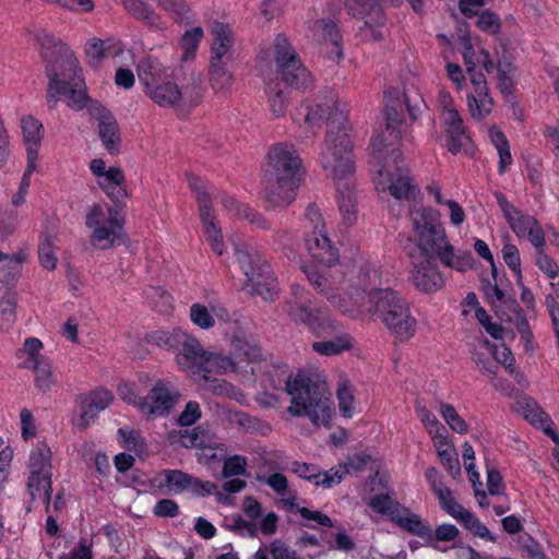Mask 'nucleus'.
Masks as SVG:
<instances>
[{
	"label": "nucleus",
	"instance_id": "23",
	"mask_svg": "<svg viewBox=\"0 0 559 559\" xmlns=\"http://www.w3.org/2000/svg\"><path fill=\"white\" fill-rule=\"evenodd\" d=\"M338 210L347 226H352L358 218V204L354 192V178L335 181Z\"/></svg>",
	"mask_w": 559,
	"mask_h": 559
},
{
	"label": "nucleus",
	"instance_id": "5",
	"mask_svg": "<svg viewBox=\"0 0 559 559\" xmlns=\"http://www.w3.org/2000/svg\"><path fill=\"white\" fill-rule=\"evenodd\" d=\"M414 237L425 259L415 266V280H433L437 270L428 260L440 257L443 250L450 249L444 227L440 222V213L432 207H414L411 210Z\"/></svg>",
	"mask_w": 559,
	"mask_h": 559
},
{
	"label": "nucleus",
	"instance_id": "55",
	"mask_svg": "<svg viewBox=\"0 0 559 559\" xmlns=\"http://www.w3.org/2000/svg\"><path fill=\"white\" fill-rule=\"evenodd\" d=\"M159 9L173 16L177 22L190 20V8L186 0H154Z\"/></svg>",
	"mask_w": 559,
	"mask_h": 559
},
{
	"label": "nucleus",
	"instance_id": "31",
	"mask_svg": "<svg viewBox=\"0 0 559 559\" xmlns=\"http://www.w3.org/2000/svg\"><path fill=\"white\" fill-rule=\"evenodd\" d=\"M443 121L445 124L447 147L451 153L456 154L469 142V136L463 127V120L457 110L449 111Z\"/></svg>",
	"mask_w": 559,
	"mask_h": 559
},
{
	"label": "nucleus",
	"instance_id": "1",
	"mask_svg": "<svg viewBox=\"0 0 559 559\" xmlns=\"http://www.w3.org/2000/svg\"><path fill=\"white\" fill-rule=\"evenodd\" d=\"M313 289L325 296L332 306L344 314L355 318L359 314H377L394 337L408 342L416 333L417 320L412 314L408 302L391 288L366 290L361 282H309Z\"/></svg>",
	"mask_w": 559,
	"mask_h": 559
},
{
	"label": "nucleus",
	"instance_id": "24",
	"mask_svg": "<svg viewBox=\"0 0 559 559\" xmlns=\"http://www.w3.org/2000/svg\"><path fill=\"white\" fill-rule=\"evenodd\" d=\"M362 24L358 27L359 35L365 40L380 41L384 38V34L378 26L384 24V15L381 7L377 2H369L361 7Z\"/></svg>",
	"mask_w": 559,
	"mask_h": 559
},
{
	"label": "nucleus",
	"instance_id": "32",
	"mask_svg": "<svg viewBox=\"0 0 559 559\" xmlns=\"http://www.w3.org/2000/svg\"><path fill=\"white\" fill-rule=\"evenodd\" d=\"M394 523L412 535L424 539L428 545L433 543L431 526L424 522L419 515L411 512L408 508L404 507L400 515L394 519Z\"/></svg>",
	"mask_w": 559,
	"mask_h": 559
},
{
	"label": "nucleus",
	"instance_id": "6",
	"mask_svg": "<svg viewBox=\"0 0 559 559\" xmlns=\"http://www.w3.org/2000/svg\"><path fill=\"white\" fill-rule=\"evenodd\" d=\"M282 310L292 323L307 328L317 337L337 331L330 311L299 282L292 284L290 295L285 299Z\"/></svg>",
	"mask_w": 559,
	"mask_h": 559
},
{
	"label": "nucleus",
	"instance_id": "35",
	"mask_svg": "<svg viewBox=\"0 0 559 559\" xmlns=\"http://www.w3.org/2000/svg\"><path fill=\"white\" fill-rule=\"evenodd\" d=\"M213 374H218L214 353L205 350V355H203L197 370L193 371V376L199 377L205 384H209L214 393L223 394L228 383L225 380L213 377Z\"/></svg>",
	"mask_w": 559,
	"mask_h": 559
},
{
	"label": "nucleus",
	"instance_id": "3",
	"mask_svg": "<svg viewBox=\"0 0 559 559\" xmlns=\"http://www.w3.org/2000/svg\"><path fill=\"white\" fill-rule=\"evenodd\" d=\"M35 39L40 46V56L48 78L47 102L55 107L56 92H63L69 84H73V81L78 82L82 78V70L74 52L60 38L46 31H38Z\"/></svg>",
	"mask_w": 559,
	"mask_h": 559
},
{
	"label": "nucleus",
	"instance_id": "47",
	"mask_svg": "<svg viewBox=\"0 0 559 559\" xmlns=\"http://www.w3.org/2000/svg\"><path fill=\"white\" fill-rule=\"evenodd\" d=\"M59 96H66L68 105L75 110H80L85 107L88 102V97L83 78L79 79L78 82L73 81V84H69L68 88H64L63 92H56V103L58 102Z\"/></svg>",
	"mask_w": 559,
	"mask_h": 559
},
{
	"label": "nucleus",
	"instance_id": "46",
	"mask_svg": "<svg viewBox=\"0 0 559 559\" xmlns=\"http://www.w3.org/2000/svg\"><path fill=\"white\" fill-rule=\"evenodd\" d=\"M265 92L269 97L271 112L276 118L283 117L288 106L287 87L282 86L281 83H270Z\"/></svg>",
	"mask_w": 559,
	"mask_h": 559
},
{
	"label": "nucleus",
	"instance_id": "51",
	"mask_svg": "<svg viewBox=\"0 0 559 559\" xmlns=\"http://www.w3.org/2000/svg\"><path fill=\"white\" fill-rule=\"evenodd\" d=\"M352 347V337L348 334L340 335L333 340L314 342L312 349L323 356H333L348 350Z\"/></svg>",
	"mask_w": 559,
	"mask_h": 559
},
{
	"label": "nucleus",
	"instance_id": "21",
	"mask_svg": "<svg viewBox=\"0 0 559 559\" xmlns=\"http://www.w3.org/2000/svg\"><path fill=\"white\" fill-rule=\"evenodd\" d=\"M264 199L272 210L286 209L296 199L299 180L263 178Z\"/></svg>",
	"mask_w": 559,
	"mask_h": 559
},
{
	"label": "nucleus",
	"instance_id": "48",
	"mask_svg": "<svg viewBox=\"0 0 559 559\" xmlns=\"http://www.w3.org/2000/svg\"><path fill=\"white\" fill-rule=\"evenodd\" d=\"M234 81L233 73L225 67L223 60L211 59L210 82L216 92H224L230 87Z\"/></svg>",
	"mask_w": 559,
	"mask_h": 559
},
{
	"label": "nucleus",
	"instance_id": "45",
	"mask_svg": "<svg viewBox=\"0 0 559 559\" xmlns=\"http://www.w3.org/2000/svg\"><path fill=\"white\" fill-rule=\"evenodd\" d=\"M490 141L499 154V174L506 173L507 168L512 164V155L510 144L506 134L497 127L489 129Z\"/></svg>",
	"mask_w": 559,
	"mask_h": 559
},
{
	"label": "nucleus",
	"instance_id": "53",
	"mask_svg": "<svg viewBox=\"0 0 559 559\" xmlns=\"http://www.w3.org/2000/svg\"><path fill=\"white\" fill-rule=\"evenodd\" d=\"M29 369H32L35 374L34 384L36 389L43 393L50 391L56 383V379L51 371L49 358L31 366Z\"/></svg>",
	"mask_w": 559,
	"mask_h": 559
},
{
	"label": "nucleus",
	"instance_id": "59",
	"mask_svg": "<svg viewBox=\"0 0 559 559\" xmlns=\"http://www.w3.org/2000/svg\"><path fill=\"white\" fill-rule=\"evenodd\" d=\"M76 400L80 406L78 426L80 429H86L92 423H94L103 409H98L97 406L87 401V396L84 393L79 394Z\"/></svg>",
	"mask_w": 559,
	"mask_h": 559
},
{
	"label": "nucleus",
	"instance_id": "52",
	"mask_svg": "<svg viewBox=\"0 0 559 559\" xmlns=\"http://www.w3.org/2000/svg\"><path fill=\"white\" fill-rule=\"evenodd\" d=\"M440 261L459 272H466L474 266L475 260L469 251L461 254H454L453 246L450 245V249L443 250V253L439 257Z\"/></svg>",
	"mask_w": 559,
	"mask_h": 559
},
{
	"label": "nucleus",
	"instance_id": "15",
	"mask_svg": "<svg viewBox=\"0 0 559 559\" xmlns=\"http://www.w3.org/2000/svg\"><path fill=\"white\" fill-rule=\"evenodd\" d=\"M160 107L173 108L180 105L193 106L201 98V80L191 75L190 82L179 87L173 82L158 83L146 93Z\"/></svg>",
	"mask_w": 559,
	"mask_h": 559
},
{
	"label": "nucleus",
	"instance_id": "25",
	"mask_svg": "<svg viewBox=\"0 0 559 559\" xmlns=\"http://www.w3.org/2000/svg\"><path fill=\"white\" fill-rule=\"evenodd\" d=\"M222 204L224 209L234 217L243 219L258 229H272V223L263 214L254 211L246 204L238 202L234 197L224 195L222 198Z\"/></svg>",
	"mask_w": 559,
	"mask_h": 559
},
{
	"label": "nucleus",
	"instance_id": "2",
	"mask_svg": "<svg viewBox=\"0 0 559 559\" xmlns=\"http://www.w3.org/2000/svg\"><path fill=\"white\" fill-rule=\"evenodd\" d=\"M270 385L292 396L288 413L295 417H308L316 426L330 427L334 414L333 402L324 383L313 381L298 372L295 377L286 365L269 372Z\"/></svg>",
	"mask_w": 559,
	"mask_h": 559
},
{
	"label": "nucleus",
	"instance_id": "61",
	"mask_svg": "<svg viewBox=\"0 0 559 559\" xmlns=\"http://www.w3.org/2000/svg\"><path fill=\"white\" fill-rule=\"evenodd\" d=\"M477 14V21H476V25L485 33H488V34H491V35H496L500 32L501 29V21H500V17L489 11V10H484V11H480L479 13H475L474 15Z\"/></svg>",
	"mask_w": 559,
	"mask_h": 559
},
{
	"label": "nucleus",
	"instance_id": "4",
	"mask_svg": "<svg viewBox=\"0 0 559 559\" xmlns=\"http://www.w3.org/2000/svg\"><path fill=\"white\" fill-rule=\"evenodd\" d=\"M102 189L112 201L114 206L105 212L99 204L93 205L86 215V226L92 230V243L100 250H106L123 239L126 218L122 211L130 194L124 183L105 186Z\"/></svg>",
	"mask_w": 559,
	"mask_h": 559
},
{
	"label": "nucleus",
	"instance_id": "14",
	"mask_svg": "<svg viewBox=\"0 0 559 559\" xmlns=\"http://www.w3.org/2000/svg\"><path fill=\"white\" fill-rule=\"evenodd\" d=\"M495 197L511 230L519 238H527L535 248L545 247V234L538 221L515 207L501 192Z\"/></svg>",
	"mask_w": 559,
	"mask_h": 559
},
{
	"label": "nucleus",
	"instance_id": "39",
	"mask_svg": "<svg viewBox=\"0 0 559 559\" xmlns=\"http://www.w3.org/2000/svg\"><path fill=\"white\" fill-rule=\"evenodd\" d=\"M138 76L148 93L150 88L157 85L163 79L164 69L158 60L145 57L138 64Z\"/></svg>",
	"mask_w": 559,
	"mask_h": 559
},
{
	"label": "nucleus",
	"instance_id": "26",
	"mask_svg": "<svg viewBox=\"0 0 559 559\" xmlns=\"http://www.w3.org/2000/svg\"><path fill=\"white\" fill-rule=\"evenodd\" d=\"M290 472L298 477L323 488H332L334 485L342 483V476H332L331 471H321L316 464L294 461L290 463Z\"/></svg>",
	"mask_w": 559,
	"mask_h": 559
},
{
	"label": "nucleus",
	"instance_id": "29",
	"mask_svg": "<svg viewBox=\"0 0 559 559\" xmlns=\"http://www.w3.org/2000/svg\"><path fill=\"white\" fill-rule=\"evenodd\" d=\"M205 349L194 336L187 334V340L180 345L176 353V362L179 368L193 376L199 362L201 361Z\"/></svg>",
	"mask_w": 559,
	"mask_h": 559
},
{
	"label": "nucleus",
	"instance_id": "36",
	"mask_svg": "<svg viewBox=\"0 0 559 559\" xmlns=\"http://www.w3.org/2000/svg\"><path fill=\"white\" fill-rule=\"evenodd\" d=\"M211 34L213 35L212 58L223 60L228 55L234 45V35L228 24L214 21L211 24Z\"/></svg>",
	"mask_w": 559,
	"mask_h": 559
},
{
	"label": "nucleus",
	"instance_id": "54",
	"mask_svg": "<svg viewBox=\"0 0 559 559\" xmlns=\"http://www.w3.org/2000/svg\"><path fill=\"white\" fill-rule=\"evenodd\" d=\"M145 294L157 312L168 313L173 309L174 298L163 286H150Z\"/></svg>",
	"mask_w": 559,
	"mask_h": 559
},
{
	"label": "nucleus",
	"instance_id": "30",
	"mask_svg": "<svg viewBox=\"0 0 559 559\" xmlns=\"http://www.w3.org/2000/svg\"><path fill=\"white\" fill-rule=\"evenodd\" d=\"M187 332L179 328L171 330L158 329L147 332L144 336V342L162 350L177 353L180 345L187 340Z\"/></svg>",
	"mask_w": 559,
	"mask_h": 559
},
{
	"label": "nucleus",
	"instance_id": "22",
	"mask_svg": "<svg viewBox=\"0 0 559 559\" xmlns=\"http://www.w3.org/2000/svg\"><path fill=\"white\" fill-rule=\"evenodd\" d=\"M235 254L239 267L247 280H259L272 275L269 262L253 248L246 246L236 248Z\"/></svg>",
	"mask_w": 559,
	"mask_h": 559
},
{
	"label": "nucleus",
	"instance_id": "62",
	"mask_svg": "<svg viewBox=\"0 0 559 559\" xmlns=\"http://www.w3.org/2000/svg\"><path fill=\"white\" fill-rule=\"evenodd\" d=\"M511 69L512 64L508 61L499 60L497 63L498 88L506 96H510L514 92V83L510 75Z\"/></svg>",
	"mask_w": 559,
	"mask_h": 559
},
{
	"label": "nucleus",
	"instance_id": "50",
	"mask_svg": "<svg viewBox=\"0 0 559 559\" xmlns=\"http://www.w3.org/2000/svg\"><path fill=\"white\" fill-rule=\"evenodd\" d=\"M467 106L473 118L483 120L492 111L493 99L489 92L469 94L467 95Z\"/></svg>",
	"mask_w": 559,
	"mask_h": 559
},
{
	"label": "nucleus",
	"instance_id": "9",
	"mask_svg": "<svg viewBox=\"0 0 559 559\" xmlns=\"http://www.w3.org/2000/svg\"><path fill=\"white\" fill-rule=\"evenodd\" d=\"M52 453L45 441H39L33 448L29 455V475L26 490L29 495V503H33L43 490V502L46 512H50L52 497Z\"/></svg>",
	"mask_w": 559,
	"mask_h": 559
},
{
	"label": "nucleus",
	"instance_id": "44",
	"mask_svg": "<svg viewBox=\"0 0 559 559\" xmlns=\"http://www.w3.org/2000/svg\"><path fill=\"white\" fill-rule=\"evenodd\" d=\"M368 507L381 515L390 516L392 522H394V519L399 516L404 509V507L388 492L372 496L368 502Z\"/></svg>",
	"mask_w": 559,
	"mask_h": 559
},
{
	"label": "nucleus",
	"instance_id": "19",
	"mask_svg": "<svg viewBox=\"0 0 559 559\" xmlns=\"http://www.w3.org/2000/svg\"><path fill=\"white\" fill-rule=\"evenodd\" d=\"M403 104L412 119H416L425 107L423 97L415 90L404 91L403 102L400 98H391L385 103L384 119L385 127L401 129L403 123Z\"/></svg>",
	"mask_w": 559,
	"mask_h": 559
},
{
	"label": "nucleus",
	"instance_id": "12",
	"mask_svg": "<svg viewBox=\"0 0 559 559\" xmlns=\"http://www.w3.org/2000/svg\"><path fill=\"white\" fill-rule=\"evenodd\" d=\"M305 243L312 261L302 266L308 277L326 278L333 277L331 273L333 266L340 261L338 249L332 243L326 231L308 233L305 237Z\"/></svg>",
	"mask_w": 559,
	"mask_h": 559
},
{
	"label": "nucleus",
	"instance_id": "27",
	"mask_svg": "<svg viewBox=\"0 0 559 559\" xmlns=\"http://www.w3.org/2000/svg\"><path fill=\"white\" fill-rule=\"evenodd\" d=\"M180 442L185 448L217 450L221 448L218 438L207 424L194 427L192 430H185L180 433Z\"/></svg>",
	"mask_w": 559,
	"mask_h": 559
},
{
	"label": "nucleus",
	"instance_id": "8",
	"mask_svg": "<svg viewBox=\"0 0 559 559\" xmlns=\"http://www.w3.org/2000/svg\"><path fill=\"white\" fill-rule=\"evenodd\" d=\"M376 187L378 191H388L396 200H409L419 192L399 148H392L390 159L381 163Z\"/></svg>",
	"mask_w": 559,
	"mask_h": 559
},
{
	"label": "nucleus",
	"instance_id": "38",
	"mask_svg": "<svg viewBox=\"0 0 559 559\" xmlns=\"http://www.w3.org/2000/svg\"><path fill=\"white\" fill-rule=\"evenodd\" d=\"M513 310L510 317V322L513 323L518 333L521 336V341L524 343V350L526 353H533L534 350V334L531 329L526 312L519 306L515 300L511 301Z\"/></svg>",
	"mask_w": 559,
	"mask_h": 559
},
{
	"label": "nucleus",
	"instance_id": "11",
	"mask_svg": "<svg viewBox=\"0 0 559 559\" xmlns=\"http://www.w3.org/2000/svg\"><path fill=\"white\" fill-rule=\"evenodd\" d=\"M273 46L274 60L282 81L287 86L296 90H308L312 85L311 74L302 66L298 53L288 38L283 34H277Z\"/></svg>",
	"mask_w": 559,
	"mask_h": 559
},
{
	"label": "nucleus",
	"instance_id": "34",
	"mask_svg": "<svg viewBox=\"0 0 559 559\" xmlns=\"http://www.w3.org/2000/svg\"><path fill=\"white\" fill-rule=\"evenodd\" d=\"M402 139V130L385 127V131L372 138L370 148L373 157L379 164L390 159L392 148H397L396 145Z\"/></svg>",
	"mask_w": 559,
	"mask_h": 559
},
{
	"label": "nucleus",
	"instance_id": "37",
	"mask_svg": "<svg viewBox=\"0 0 559 559\" xmlns=\"http://www.w3.org/2000/svg\"><path fill=\"white\" fill-rule=\"evenodd\" d=\"M20 126L25 150H39L44 139L43 123L32 115H24L20 120Z\"/></svg>",
	"mask_w": 559,
	"mask_h": 559
},
{
	"label": "nucleus",
	"instance_id": "10",
	"mask_svg": "<svg viewBox=\"0 0 559 559\" xmlns=\"http://www.w3.org/2000/svg\"><path fill=\"white\" fill-rule=\"evenodd\" d=\"M346 105L342 104L338 95L328 91L320 95L313 104L301 106L297 109L295 120H301L309 128H319L322 121L328 123V129H341L348 127Z\"/></svg>",
	"mask_w": 559,
	"mask_h": 559
},
{
	"label": "nucleus",
	"instance_id": "63",
	"mask_svg": "<svg viewBox=\"0 0 559 559\" xmlns=\"http://www.w3.org/2000/svg\"><path fill=\"white\" fill-rule=\"evenodd\" d=\"M247 457L242 455H231L225 459L223 464L222 474L225 478L240 476L246 473L247 469Z\"/></svg>",
	"mask_w": 559,
	"mask_h": 559
},
{
	"label": "nucleus",
	"instance_id": "56",
	"mask_svg": "<svg viewBox=\"0 0 559 559\" xmlns=\"http://www.w3.org/2000/svg\"><path fill=\"white\" fill-rule=\"evenodd\" d=\"M38 259L40 265L47 270H55L58 258L55 253V239L49 235H43L38 245Z\"/></svg>",
	"mask_w": 559,
	"mask_h": 559
},
{
	"label": "nucleus",
	"instance_id": "41",
	"mask_svg": "<svg viewBox=\"0 0 559 559\" xmlns=\"http://www.w3.org/2000/svg\"><path fill=\"white\" fill-rule=\"evenodd\" d=\"M313 27L316 32L321 33L326 44H331L332 50L328 52L329 57L336 60L341 59L343 57L341 48L342 36L340 35L336 24L332 21L318 20L314 22Z\"/></svg>",
	"mask_w": 559,
	"mask_h": 559
},
{
	"label": "nucleus",
	"instance_id": "42",
	"mask_svg": "<svg viewBox=\"0 0 559 559\" xmlns=\"http://www.w3.org/2000/svg\"><path fill=\"white\" fill-rule=\"evenodd\" d=\"M372 461V456L365 452L349 454L336 468L331 469L332 476H335V479L342 476L343 479L345 475L364 472Z\"/></svg>",
	"mask_w": 559,
	"mask_h": 559
},
{
	"label": "nucleus",
	"instance_id": "49",
	"mask_svg": "<svg viewBox=\"0 0 559 559\" xmlns=\"http://www.w3.org/2000/svg\"><path fill=\"white\" fill-rule=\"evenodd\" d=\"M283 503L285 504L289 512L296 511L300 514L301 518L309 521H314L321 526L333 527L334 525L332 519L329 515L322 513L321 511H313L306 507H299L297 503V498L295 496L284 499Z\"/></svg>",
	"mask_w": 559,
	"mask_h": 559
},
{
	"label": "nucleus",
	"instance_id": "17",
	"mask_svg": "<svg viewBox=\"0 0 559 559\" xmlns=\"http://www.w3.org/2000/svg\"><path fill=\"white\" fill-rule=\"evenodd\" d=\"M87 110L90 116L98 121V135L105 148L109 154L118 155L121 147V135L114 115L97 102H90Z\"/></svg>",
	"mask_w": 559,
	"mask_h": 559
},
{
	"label": "nucleus",
	"instance_id": "64",
	"mask_svg": "<svg viewBox=\"0 0 559 559\" xmlns=\"http://www.w3.org/2000/svg\"><path fill=\"white\" fill-rule=\"evenodd\" d=\"M105 41L99 38H93L87 41L85 47V56L87 62L92 67H98L106 58Z\"/></svg>",
	"mask_w": 559,
	"mask_h": 559
},
{
	"label": "nucleus",
	"instance_id": "57",
	"mask_svg": "<svg viewBox=\"0 0 559 559\" xmlns=\"http://www.w3.org/2000/svg\"><path fill=\"white\" fill-rule=\"evenodd\" d=\"M242 290H247L250 295H259L265 301H274L278 294L280 287L277 282H245Z\"/></svg>",
	"mask_w": 559,
	"mask_h": 559
},
{
	"label": "nucleus",
	"instance_id": "58",
	"mask_svg": "<svg viewBox=\"0 0 559 559\" xmlns=\"http://www.w3.org/2000/svg\"><path fill=\"white\" fill-rule=\"evenodd\" d=\"M440 414L447 425L456 433L464 435L468 430L466 421L459 415L453 405L448 403L440 404Z\"/></svg>",
	"mask_w": 559,
	"mask_h": 559
},
{
	"label": "nucleus",
	"instance_id": "33",
	"mask_svg": "<svg viewBox=\"0 0 559 559\" xmlns=\"http://www.w3.org/2000/svg\"><path fill=\"white\" fill-rule=\"evenodd\" d=\"M192 475L180 469H163L154 479L155 486L164 493H181L191 485Z\"/></svg>",
	"mask_w": 559,
	"mask_h": 559
},
{
	"label": "nucleus",
	"instance_id": "7",
	"mask_svg": "<svg viewBox=\"0 0 559 559\" xmlns=\"http://www.w3.org/2000/svg\"><path fill=\"white\" fill-rule=\"evenodd\" d=\"M349 127L328 129L320 153L323 169L334 181L354 178L356 166Z\"/></svg>",
	"mask_w": 559,
	"mask_h": 559
},
{
	"label": "nucleus",
	"instance_id": "28",
	"mask_svg": "<svg viewBox=\"0 0 559 559\" xmlns=\"http://www.w3.org/2000/svg\"><path fill=\"white\" fill-rule=\"evenodd\" d=\"M16 287L14 282H0V329L10 330L16 320Z\"/></svg>",
	"mask_w": 559,
	"mask_h": 559
},
{
	"label": "nucleus",
	"instance_id": "20",
	"mask_svg": "<svg viewBox=\"0 0 559 559\" xmlns=\"http://www.w3.org/2000/svg\"><path fill=\"white\" fill-rule=\"evenodd\" d=\"M425 477L430 490L437 497L440 508L459 522L464 512L468 510L455 500L451 489L443 483L440 472L436 467L430 466L426 469Z\"/></svg>",
	"mask_w": 559,
	"mask_h": 559
},
{
	"label": "nucleus",
	"instance_id": "18",
	"mask_svg": "<svg viewBox=\"0 0 559 559\" xmlns=\"http://www.w3.org/2000/svg\"><path fill=\"white\" fill-rule=\"evenodd\" d=\"M179 393L169 388L166 380H157L146 396H143L142 413L147 416H166L177 404Z\"/></svg>",
	"mask_w": 559,
	"mask_h": 559
},
{
	"label": "nucleus",
	"instance_id": "16",
	"mask_svg": "<svg viewBox=\"0 0 559 559\" xmlns=\"http://www.w3.org/2000/svg\"><path fill=\"white\" fill-rule=\"evenodd\" d=\"M234 347L235 354L233 357L214 353L218 374L227 371H243L246 373L254 374L257 361L261 356L260 347L250 345L240 340L236 341Z\"/></svg>",
	"mask_w": 559,
	"mask_h": 559
},
{
	"label": "nucleus",
	"instance_id": "43",
	"mask_svg": "<svg viewBox=\"0 0 559 559\" xmlns=\"http://www.w3.org/2000/svg\"><path fill=\"white\" fill-rule=\"evenodd\" d=\"M43 349V343L37 337H27L24 341V345L16 352V357L22 359L19 362V368L26 369L31 368V366L40 362L41 360L48 359V357L40 354Z\"/></svg>",
	"mask_w": 559,
	"mask_h": 559
},
{
	"label": "nucleus",
	"instance_id": "40",
	"mask_svg": "<svg viewBox=\"0 0 559 559\" xmlns=\"http://www.w3.org/2000/svg\"><path fill=\"white\" fill-rule=\"evenodd\" d=\"M122 3L128 13L133 17L143 21L152 27L160 26V15L144 0H122Z\"/></svg>",
	"mask_w": 559,
	"mask_h": 559
},
{
	"label": "nucleus",
	"instance_id": "60",
	"mask_svg": "<svg viewBox=\"0 0 559 559\" xmlns=\"http://www.w3.org/2000/svg\"><path fill=\"white\" fill-rule=\"evenodd\" d=\"M202 37H203V29H202V27H199V26L187 31L182 35V37L180 39V47L185 51L182 59L187 60L194 56Z\"/></svg>",
	"mask_w": 559,
	"mask_h": 559
},
{
	"label": "nucleus",
	"instance_id": "13",
	"mask_svg": "<svg viewBox=\"0 0 559 559\" xmlns=\"http://www.w3.org/2000/svg\"><path fill=\"white\" fill-rule=\"evenodd\" d=\"M302 160L293 144L280 142L272 145L266 154L263 178L299 180Z\"/></svg>",
	"mask_w": 559,
	"mask_h": 559
}]
</instances>
